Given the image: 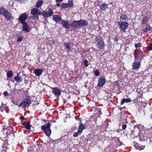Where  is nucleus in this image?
<instances>
[{
	"instance_id": "nucleus-1",
	"label": "nucleus",
	"mask_w": 152,
	"mask_h": 152,
	"mask_svg": "<svg viewBox=\"0 0 152 152\" xmlns=\"http://www.w3.org/2000/svg\"><path fill=\"white\" fill-rule=\"evenodd\" d=\"M50 124L48 123L46 125H42L41 126V129L44 132L46 135L49 137L51 133V131L50 129Z\"/></svg>"
},
{
	"instance_id": "nucleus-2",
	"label": "nucleus",
	"mask_w": 152,
	"mask_h": 152,
	"mask_svg": "<svg viewBox=\"0 0 152 152\" xmlns=\"http://www.w3.org/2000/svg\"><path fill=\"white\" fill-rule=\"evenodd\" d=\"M31 102V100L29 96H28L23 101L21 102L20 104V106L22 107L23 108L27 106H29Z\"/></svg>"
},
{
	"instance_id": "nucleus-3",
	"label": "nucleus",
	"mask_w": 152,
	"mask_h": 152,
	"mask_svg": "<svg viewBox=\"0 0 152 152\" xmlns=\"http://www.w3.org/2000/svg\"><path fill=\"white\" fill-rule=\"evenodd\" d=\"M96 45L98 48L99 49H102L104 47V44L102 38L100 37L97 39L96 40Z\"/></svg>"
},
{
	"instance_id": "nucleus-4",
	"label": "nucleus",
	"mask_w": 152,
	"mask_h": 152,
	"mask_svg": "<svg viewBox=\"0 0 152 152\" xmlns=\"http://www.w3.org/2000/svg\"><path fill=\"white\" fill-rule=\"evenodd\" d=\"M70 31L73 30L75 29H79L80 27L78 21L74 20L72 21L70 26Z\"/></svg>"
},
{
	"instance_id": "nucleus-5",
	"label": "nucleus",
	"mask_w": 152,
	"mask_h": 152,
	"mask_svg": "<svg viewBox=\"0 0 152 152\" xmlns=\"http://www.w3.org/2000/svg\"><path fill=\"white\" fill-rule=\"evenodd\" d=\"M28 18V15L26 13H23L20 15L18 18L19 21L22 23L24 22H26L25 21Z\"/></svg>"
},
{
	"instance_id": "nucleus-6",
	"label": "nucleus",
	"mask_w": 152,
	"mask_h": 152,
	"mask_svg": "<svg viewBox=\"0 0 152 152\" xmlns=\"http://www.w3.org/2000/svg\"><path fill=\"white\" fill-rule=\"evenodd\" d=\"M120 26V29L121 31H124L128 26L129 24L126 22H118Z\"/></svg>"
},
{
	"instance_id": "nucleus-7",
	"label": "nucleus",
	"mask_w": 152,
	"mask_h": 152,
	"mask_svg": "<svg viewBox=\"0 0 152 152\" xmlns=\"http://www.w3.org/2000/svg\"><path fill=\"white\" fill-rule=\"evenodd\" d=\"M106 82L105 77H101L98 79V86L102 87L105 83Z\"/></svg>"
},
{
	"instance_id": "nucleus-8",
	"label": "nucleus",
	"mask_w": 152,
	"mask_h": 152,
	"mask_svg": "<svg viewBox=\"0 0 152 152\" xmlns=\"http://www.w3.org/2000/svg\"><path fill=\"white\" fill-rule=\"evenodd\" d=\"M21 24L23 25V31H26V32L30 31L31 30L30 26L26 22L22 23Z\"/></svg>"
},
{
	"instance_id": "nucleus-9",
	"label": "nucleus",
	"mask_w": 152,
	"mask_h": 152,
	"mask_svg": "<svg viewBox=\"0 0 152 152\" xmlns=\"http://www.w3.org/2000/svg\"><path fill=\"white\" fill-rule=\"evenodd\" d=\"M53 93L56 96H59L61 94V91L57 87L53 88Z\"/></svg>"
},
{
	"instance_id": "nucleus-10",
	"label": "nucleus",
	"mask_w": 152,
	"mask_h": 152,
	"mask_svg": "<svg viewBox=\"0 0 152 152\" xmlns=\"http://www.w3.org/2000/svg\"><path fill=\"white\" fill-rule=\"evenodd\" d=\"M140 62H134L132 64V69L134 70H138L140 67Z\"/></svg>"
},
{
	"instance_id": "nucleus-11",
	"label": "nucleus",
	"mask_w": 152,
	"mask_h": 152,
	"mask_svg": "<svg viewBox=\"0 0 152 152\" xmlns=\"http://www.w3.org/2000/svg\"><path fill=\"white\" fill-rule=\"evenodd\" d=\"M73 5L72 1H69L67 3H63L61 6L62 8H64L71 7Z\"/></svg>"
},
{
	"instance_id": "nucleus-12",
	"label": "nucleus",
	"mask_w": 152,
	"mask_h": 152,
	"mask_svg": "<svg viewBox=\"0 0 152 152\" xmlns=\"http://www.w3.org/2000/svg\"><path fill=\"white\" fill-rule=\"evenodd\" d=\"M133 145L135 148L136 149L141 150L144 149L145 148V145H142L140 146L139 145L138 143L137 142H133Z\"/></svg>"
},
{
	"instance_id": "nucleus-13",
	"label": "nucleus",
	"mask_w": 152,
	"mask_h": 152,
	"mask_svg": "<svg viewBox=\"0 0 152 152\" xmlns=\"http://www.w3.org/2000/svg\"><path fill=\"white\" fill-rule=\"evenodd\" d=\"M43 71L42 69H36L34 70L33 73L37 76H39L42 74Z\"/></svg>"
},
{
	"instance_id": "nucleus-14",
	"label": "nucleus",
	"mask_w": 152,
	"mask_h": 152,
	"mask_svg": "<svg viewBox=\"0 0 152 152\" xmlns=\"http://www.w3.org/2000/svg\"><path fill=\"white\" fill-rule=\"evenodd\" d=\"M61 23L63 27L64 28L66 29H69V28H70L69 27V25L67 21H66L64 20H62Z\"/></svg>"
},
{
	"instance_id": "nucleus-15",
	"label": "nucleus",
	"mask_w": 152,
	"mask_h": 152,
	"mask_svg": "<svg viewBox=\"0 0 152 152\" xmlns=\"http://www.w3.org/2000/svg\"><path fill=\"white\" fill-rule=\"evenodd\" d=\"M20 73H18L17 76H15L14 78L15 80L18 83L21 82L23 80L22 77L20 75Z\"/></svg>"
},
{
	"instance_id": "nucleus-16",
	"label": "nucleus",
	"mask_w": 152,
	"mask_h": 152,
	"mask_svg": "<svg viewBox=\"0 0 152 152\" xmlns=\"http://www.w3.org/2000/svg\"><path fill=\"white\" fill-rule=\"evenodd\" d=\"M31 13L33 15H35L37 14L39 15H40L41 14V12L39 11L38 9L35 8L31 9Z\"/></svg>"
},
{
	"instance_id": "nucleus-17",
	"label": "nucleus",
	"mask_w": 152,
	"mask_h": 152,
	"mask_svg": "<svg viewBox=\"0 0 152 152\" xmlns=\"http://www.w3.org/2000/svg\"><path fill=\"white\" fill-rule=\"evenodd\" d=\"M0 15L4 16L9 12L6 9L3 7H1L0 9Z\"/></svg>"
},
{
	"instance_id": "nucleus-18",
	"label": "nucleus",
	"mask_w": 152,
	"mask_h": 152,
	"mask_svg": "<svg viewBox=\"0 0 152 152\" xmlns=\"http://www.w3.org/2000/svg\"><path fill=\"white\" fill-rule=\"evenodd\" d=\"M53 19L55 21L57 22L62 21L61 18L58 15H53Z\"/></svg>"
},
{
	"instance_id": "nucleus-19",
	"label": "nucleus",
	"mask_w": 152,
	"mask_h": 152,
	"mask_svg": "<svg viewBox=\"0 0 152 152\" xmlns=\"http://www.w3.org/2000/svg\"><path fill=\"white\" fill-rule=\"evenodd\" d=\"M78 22H79L80 27L81 26H87L88 25V22L84 20L80 19V20H78Z\"/></svg>"
},
{
	"instance_id": "nucleus-20",
	"label": "nucleus",
	"mask_w": 152,
	"mask_h": 152,
	"mask_svg": "<svg viewBox=\"0 0 152 152\" xmlns=\"http://www.w3.org/2000/svg\"><path fill=\"white\" fill-rule=\"evenodd\" d=\"M141 54L140 52L137 50H134V58L135 61H137L136 59H140V55Z\"/></svg>"
},
{
	"instance_id": "nucleus-21",
	"label": "nucleus",
	"mask_w": 152,
	"mask_h": 152,
	"mask_svg": "<svg viewBox=\"0 0 152 152\" xmlns=\"http://www.w3.org/2000/svg\"><path fill=\"white\" fill-rule=\"evenodd\" d=\"M6 19L7 21L9 20H12L14 19L13 16L10 14L9 12L4 16Z\"/></svg>"
},
{
	"instance_id": "nucleus-22",
	"label": "nucleus",
	"mask_w": 152,
	"mask_h": 152,
	"mask_svg": "<svg viewBox=\"0 0 152 152\" xmlns=\"http://www.w3.org/2000/svg\"><path fill=\"white\" fill-rule=\"evenodd\" d=\"M86 127L85 125L83 124L82 123L79 124V128L78 130L80 132H82V131L84 129H86Z\"/></svg>"
},
{
	"instance_id": "nucleus-23",
	"label": "nucleus",
	"mask_w": 152,
	"mask_h": 152,
	"mask_svg": "<svg viewBox=\"0 0 152 152\" xmlns=\"http://www.w3.org/2000/svg\"><path fill=\"white\" fill-rule=\"evenodd\" d=\"M143 31L146 33L148 31H152V27H151L149 25L147 24L146 26V28L144 29Z\"/></svg>"
},
{
	"instance_id": "nucleus-24",
	"label": "nucleus",
	"mask_w": 152,
	"mask_h": 152,
	"mask_svg": "<svg viewBox=\"0 0 152 152\" xmlns=\"http://www.w3.org/2000/svg\"><path fill=\"white\" fill-rule=\"evenodd\" d=\"M132 100L130 98H127V99H122L121 101V104L122 105L124 104L125 102H131Z\"/></svg>"
},
{
	"instance_id": "nucleus-25",
	"label": "nucleus",
	"mask_w": 152,
	"mask_h": 152,
	"mask_svg": "<svg viewBox=\"0 0 152 152\" xmlns=\"http://www.w3.org/2000/svg\"><path fill=\"white\" fill-rule=\"evenodd\" d=\"M48 17H50L52 16L53 14V12L51 8H48L46 9Z\"/></svg>"
},
{
	"instance_id": "nucleus-26",
	"label": "nucleus",
	"mask_w": 152,
	"mask_h": 152,
	"mask_svg": "<svg viewBox=\"0 0 152 152\" xmlns=\"http://www.w3.org/2000/svg\"><path fill=\"white\" fill-rule=\"evenodd\" d=\"M23 125L26 129L28 130H29L30 129L31 127V126L28 122L24 123Z\"/></svg>"
},
{
	"instance_id": "nucleus-27",
	"label": "nucleus",
	"mask_w": 152,
	"mask_h": 152,
	"mask_svg": "<svg viewBox=\"0 0 152 152\" xmlns=\"http://www.w3.org/2000/svg\"><path fill=\"white\" fill-rule=\"evenodd\" d=\"M43 3V1L37 0V2L36 4V7L38 8L42 5Z\"/></svg>"
},
{
	"instance_id": "nucleus-28",
	"label": "nucleus",
	"mask_w": 152,
	"mask_h": 152,
	"mask_svg": "<svg viewBox=\"0 0 152 152\" xmlns=\"http://www.w3.org/2000/svg\"><path fill=\"white\" fill-rule=\"evenodd\" d=\"M107 6L108 5H106L105 3L102 4L101 5H99L100 10H104Z\"/></svg>"
},
{
	"instance_id": "nucleus-29",
	"label": "nucleus",
	"mask_w": 152,
	"mask_h": 152,
	"mask_svg": "<svg viewBox=\"0 0 152 152\" xmlns=\"http://www.w3.org/2000/svg\"><path fill=\"white\" fill-rule=\"evenodd\" d=\"M64 45L67 50L69 51H70L71 50V47L68 43H64Z\"/></svg>"
},
{
	"instance_id": "nucleus-30",
	"label": "nucleus",
	"mask_w": 152,
	"mask_h": 152,
	"mask_svg": "<svg viewBox=\"0 0 152 152\" xmlns=\"http://www.w3.org/2000/svg\"><path fill=\"white\" fill-rule=\"evenodd\" d=\"M13 75L12 72V71L10 70L7 73V76L8 77L10 78Z\"/></svg>"
},
{
	"instance_id": "nucleus-31",
	"label": "nucleus",
	"mask_w": 152,
	"mask_h": 152,
	"mask_svg": "<svg viewBox=\"0 0 152 152\" xmlns=\"http://www.w3.org/2000/svg\"><path fill=\"white\" fill-rule=\"evenodd\" d=\"M95 110L96 113L98 114V115L101 114V110L100 109L96 108L95 109Z\"/></svg>"
},
{
	"instance_id": "nucleus-32",
	"label": "nucleus",
	"mask_w": 152,
	"mask_h": 152,
	"mask_svg": "<svg viewBox=\"0 0 152 152\" xmlns=\"http://www.w3.org/2000/svg\"><path fill=\"white\" fill-rule=\"evenodd\" d=\"M147 51L152 50V43H150L147 47Z\"/></svg>"
},
{
	"instance_id": "nucleus-33",
	"label": "nucleus",
	"mask_w": 152,
	"mask_h": 152,
	"mask_svg": "<svg viewBox=\"0 0 152 152\" xmlns=\"http://www.w3.org/2000/svg\"><path fill=\"white\" fill-rule=\"evenodd\" d=\"M148 21V18L147 17H144L142 18V23L143 24L145 23L147 21Z\"/></svg>"
},
{
	"instance_id": "nucleus-34",
	"label": "nucleus",
	"mask_w": 152,
	"mask_h": 152,
	"mask_svg": "<svg viewBox=\"0 0 152 152\" xmlns=\"http://www.w3.org/2000/svg\"><path fill=\"white\" fill-rule=\"evenodd\" d=\"M41 14L45 18L48 17L47 11H43L42 12V13H41Z\"/></svg>"
},
{
	"instance_id": "nucleus-35",
	"label": "nucleus",
	"mask_w": 152,
	"mask_h": 152,
	"mask_svg": "<svg viewBox=\"0 0 152 152\" xmlns=\"http://www.w3.org/2000/svg\"><path fill=\"white\" fill-rule=\"evenodd\" d=\"M139 140L141 142L144 141L145 140V137L143 135L141 136L140 137H139Z\"/></svg>"
},
{
	"instance_id": "nucleus-36",
	"label": "nucleus",
	"mask_w": 152,
	"mask_h": 152,
	"mask_svg": "<svg viewBox=\"0 0 152 152\" xmlns=\"http://www.w3.org/2000/svg\"><path fill=\"white\" fill-rule=\"evenodd\" d=\"M23 37L19 36H18V38L17 39V41L18 42H21L23 40Z\"/></svg>"
},
{
	"instance_id": "nucleus-37",
	"label": "nucleus",
	"mask_w": 152,
	"mask_h": 152,
	"mask_svg": "<svg viewBox=\"0 0 152 152\" xmlns=\"http://www.w3.org/2000/svg\"><path fill=\"white\" fill-rule=\"evenodd\" d=\"M120 18L123 20H126L127 18L126 15L122 14L121 16L120 17Z\"/></svg>"
},
{
	"instance_id": "nucleus-38",
	"label": "nucleus",
	"mask_w": 152,
	"mask_h": 152,
	"mask_svg": "<svg viewBox=\"0 0 152 152\" xmlns=\"http://www.w3.org/2000/svg\"><path fill=\"white\" fill-rule=\"evenodd\" d=\"M82 132H79V130H77V132H75L73 135V136L75 137H77L79 134H81Z\"/></svg>"
},
{
	"instance_id": "nucleus-39",
	"label": "nucleus",
	"mask_w": 152,
	"mask_h": 152,
	"mask_svg": "<svg viewBox=\"0 0 152 152\" xmlns=\"http://www.w3.org/2000/svg\"><path fill=\"white\" fill-rule=\"evenodd\" d=\"M94 74L96 76H98L100 75L99 71L98 69H96L94 72Z\"/></svg>"
},
{
	"instance_id": "nucleus-40",
	"label": "nucleus",
	"mask_w": 152,
	"mask_h": 152,
	"mask_svg": "<svg viewBox=\"0 0 152 152\" xmlns=\"http://www.w3.org/2000/svg\"><path fill=\"white\" fill-rule=\"evenodd\" d=\"M141 44L140 43H138L137 44H135V48H136L140 47H141Z\"/></svg>"
},
{
	"instance_id": "nucleus-41",
	"label": "nucleus",
	"mask_w": 152,
	"mask_h": 152,
	"mask_svg": "<svg viewBox=\"0 0 152 152\" xmlns=\"http://www.w3.org/2000/svg\"><path fill=\"white\" fill-rule=\"evenodd\" d=\"M83 63L84 64V65L85 66H88V61L87 60H85L84 61Z\"/></svg>"
},
{
	"instance_id": "nucleus-42",
	"label": "nucleus",
	"mask_w": 152,
	"mask_h": 152,
	"mask_svg": "<svg viewBox=\"0 0 152 152\" xmlns=\"http://www.w3.org/2000/svg\"><path fill=\"white\" fill-rule=\"evenodd\" d=\"M126 124H123L122 126V129L123 130H125L126 129Z\"/></svg>"
},
{
	"instance_id": "nucleus-43",
	"label": "nucleus",
	"mask_w": 152,
	"mask_h": 152,
	"mask_svg": "<svg viewBox=\"0 0 152 152\" xmlns=\"http://www.w3.org/2000/svg\"><path fill=\"white\" fill-rule=\"evenodd\" d=\"M112 39L115 42H117L118 41V39L116 37H114Z\"/></svg>"
},
{
	"instance_id": "nucleus-44",
	"label": "nucleus",
	"mask_w": 152,
	"mask_h": 152,
	"mask_svg": "<svg viewBox=\"0 0 152 152\" xmlns=\"http://www.w3.org/2000/svg\"><path fill=\"white\" fill-rule=\"evenodd\" d=\"M4 94L5 96H8L9 94L8 92L7 91H5L4 93Z\"/></svg>"
},
{
	"instance_id": "nucleus-45",
	"label": "nucleus",
	"mask_w": 152,
	"mask_h": 152,
	"mask_svg": "<svg viewBox=\"0 0 152 152\" xmlns=\"http://www.w3.org/2000/svg\"><path fill=\"white\" fill-rule=\"evenodd\" d=\"M17 1L18 2L23 3L24 2L25 0H17Z\"/></svg>"
},
{
	"instance_id": "nucleus-46",
	"label": "nucleus",
	"mask_w": 152,
	"mask_h": 152,
	"mask_svg": "<svg viewBox=\"0 0 152 152\" xmlns=\"http://www.w3.org/2000/svg\"><path fill=\"white\" fill-rule=\"evenodd\" d=\"M63 0H56V3H58L62 1Z\"/></svg>"
},
{
	"instance_id": "nucleus-47",
	"label": "nucleus",
	"mask_w": 152,
	"mask_h": 152,
	"mask_svg": "<svg viewBox=\"0 0 152 152\" xmlns=\"http://www.w3.org/2000/svg\"><path fill=\"white\" fill-rule=\"evenodd\" d=\"M56 5L58 7H60V4L59 3H57L56 4Z\"/></svg>"
},
{
	"instance_id": "nucleus-48",
	"label": "nucleus",
	"mask_w": 152,
	"mask_h": 152,
	"mask_svg": "<svg viewBox=\"0 0 152 152\" xmlns=\"http://www.w3.org/2000/svg\"><path fill=\"white\" fill-rule=\"evenodd\" d=\"M144 56V55H143L140 58V61H141L142 59Z\"/></svg>"
},
{
	"instance_id": "nucleus-49",
	"label": "nucleus",
	"mask_w": 152,
	"mask_h": 152,
	"mask_svg": "<svg viewBox=\"0 0 152 152\" xmlns=\"http://www.w3.org/2000/svg\"><path fill=\"white\" fill-rule=\"evenodd\" d=\"M20 119L22 120H23L24 119V117L23 116H22L20 117Z\"/></svg>"
},
{
	"instance_id": "nucleus-50",
	"label": "nucleus",
	"mask_w": 152,
	"mask_h": 152,
	"mask_svg": "<svg viewBox=\"0 0 152 152\" xmlns=\"http://www.w3.org/2000/svg\"><path fill=\"white\" fill-rule=\"evenodd\" d=\"M66 102V100H65V99H64V103H65Z\"/></svg>"
},
{
	"instance_id": "nucleus-51",
	"label": "nucleus",
	"mask_w": 152,
	"mask_h": 152,
	"mask_svg": "<svg viewBox=\"0 0 152 152\" xmlns=\"http://www.w3.org/2000/svg\"><path fill=\"white\" fill-rule=\"evenodd\" d=\"M78 121H80V122H81V120L80 118H79L78 119Z\"/></svg>"
},
{
	"instance_id": "nucleus-52",
	"label": "nucleus",
	"mask_w": 152,
	"mask_h": 152,
	"mask_svg": "<svg viewBox=\"0 0 152 152\" xmlns=\"http://www.w3.org/2000/svg\"><path fill=\"white\" fill-rule=\"evenodd\" d=\"M149 140H150V143L151 142V140L150 139Z\"/></svg>"
},
{
	"instance_id": "nucleus-53",
	"label": "nucleus",
	"mask_w": 152,
	"mask_h": 152,
	"mask_svg": "<svg viewBox=\"0 0 152 152\" xmlns=\"http://www.w3.org/2000/svg\"><path fill=\"white\" fill-rule=\"evenodd\" d=\"M151 118H152V114L151 115Z\"/></svg>"
}]
</instances>
